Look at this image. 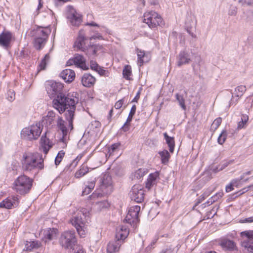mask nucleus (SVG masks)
Here are the masks:
<instances>
[{
    "mask_svg": "<svg viewBox=\"0 0 253 253\" xmlns=\"http://www.w3.org/2000/svg\"><path fill=\"white\" fill-rule=\"evenodd\" d=\"M46 90L50 98H55L53 100V107L62 113L66 110V118L68 121V125L71 129L73 128V120L76 109V104L79 99L76 96L70 94L66 96L62 92L63 88L62 84L54 81H48L46 84Z\"/></svg>",
    "mask_w": 253,
    "mask_h": 253,
    "instance_id": "f257e3e1",
    "label": "nucleus"
},
{
    "mask_svg": "<svg viewBox=\"0 0 253 253\" xmlns=\"http://www.w3.org/2000/svg\"><path fill=\"white\" fill-rule=\"evenodd\" d=\"M23 168L26 171H39L44 168L42 156L38 153H25L23 156Z\"/></svg>",
    "mask_w": 253,
    "mask_h": 253,
    "instance_id": "f03ea898",
    "label": "nucleus"
},
{
    "mask_svg": "<svg viewBox=\"0 0 253 253\" xmlns=\"http://www.w3.org/2000/svg\"><path fill=\"white\" fill-rule=\"evenodd\" d=\"M89 217L88 210L82 208L77 215L71 220L72 224L76 228L81 237H84L87 232V219Z\"/></svg>",
    "mask_w": 253,
    "mask_h": 253,
    "instance_id": "7ed1b4c3",
    "label": "nucleus"
},
{
    "mask_svg": "<svg viewBox=\"0 0 253 253\" xmlns=\"http://www.w3.org/2000/svg\"><path fill=\"white\" fill-rule=\"evenodd\" d=\"M129 234V230L126 226H120L117 229L116 240L110 242L107 248V253H117L120 247Z\"/></svg>",
    "mask_w": 253,
    "mask_h": 253,
    "instance_id": "20e7f679",
    "label": "nucleus"
},
{
    "mask_svg": "<svg viewBox=\"0 0 253 253\" xmlns=\"http://www.w3.org/2000/svg\"><path fill=\"white\" fill-rule=\"evenodd\" d=\"M51 33V29L48 27H38L33 31V36H34V46L38 50L42 48L45 44L49 35Z\"/></svg>",
    "mask_w": 253,
    "mask_h": 253,
    "instance_id": "39448f33",
    "label": "nucleus"
},
{
    "mask_svg": "<svg viewBox=\"0 0 253 253\" xmlns=\"http://www.w3.org/2000/svg\"><path fill=\"white\" fill-rule=\"evenodd\" d=\"M33 180L25 175L19 176L14 181L13 189L19 194L24 195L30 191Z\"/></svg>",
    "mask_w": 253,
    "mask_h": 253,
    "instance_id": "423d86ee",
    "label": "nucleus"
},
{
    "mask_svg": "<svg viewBox=\"0 0 253 253\" xmlns=\"http://www.w3.org/2000/svg\"><path fill=\"white\" fill-rule=\"evenodd\" d=\"M77 240L74 230H68L63 232L59 239V244L62 248L69 250L75 247Z\"/></svg>",
    "mask_w": 253,
    "mask_h": 253,
    "instance_id": "0eeeda50",
    "label": "nucleus"
},
{
    "mask_svg": "<svg viewBox=\"0 0 253 253\" xmlns=\"http://www.w3.org/2000/svg\"><path fill=\"white\" fill-rule=\"evenodd\" d=\"M42 129V127H41L40 124L37 123L36 125L23 128L21 131V136L26 139L36 140L41 134Z\"/></svg>",
    "mask_w": 253,
    "mask_h": 253,
    "instance_id": "6e6552de",
    "label": "nucleus"
},
{
    "mask_svg": "<svg viewBox=\"0 0 253 253\" xmlns=\"http://www.w3.org/2000/svg\"><path fill=\"white\" fill-rule=\"evenodd\" d=\"M143 21L151 29L156 28L163 24V19L161 15L154 11L145 12Z\"/></svg>",
    "mask_w": 253,
    "mask_h": 253,
    "instance_id": "1a4fd4ad",
    "label": "nucleus"
},
{
    "mask_svg": "<svg viewBox=\"0 0 253 253\" xmlns=\"http://www.w3.org/2000/svg\"><path fill=\"white\" fill-rule=\"evenodd\" d=\"M67 18L72 26L78 27L82 22V15L72 6H68Z\"/></svg>",
    "mask_w": 253,
    "mask_h": 253,
    "instance_id": "9d476101",
    "label": "nucleus"
},
{
    "mask_svg": "<svg viewBox=\"0 0 253 253\" xmlns=\"http://www.w3.org/2000/svg\"><path fill=\"white\" fill-rule=\"evenodd\" d=\"M243 241L241 245L249 252L253 253V230L241 232Z\"/></svg>",
    "mask_w": 253,
    "mask_h": 253,
    "instance_id": "9b49d317",
    "label": "nucleus"
},
{
    "mask_svg": "<svg viewBox=\"0 0 253 253\" xmlns=\"http://www.w3.org/2000/svg\"><path fill=\"white\" fill-rule=\"evenodd\" d=\"M140 211V207L134 206L130 207L125 220L130 224L134 225L139 221L138 214Z\"/></svg>",
    "mask_w": 253,
    "mask_h": 253,
    "instance_id": "f8f14e48",
    "label": "nucleus"
},
{
    "mask_svg": "<svg viewBox=\"0 0 253 253\" xmlns=\"http://www.w3.org/2000/svg\"><path fill=\"white\" fill-rule=\"evenodd\" d=\"M129 194L131 200L137 203H141L144 200V192L142 186L139 185H134L132 187Z\"/></svg>",
    "mask_w": 253,
    "mask_h": 253,
    "instance_id": "ddd939ff",
    "label": "nucleus"
},
{
    "mask_svg": "<svg viewBox=\"0 0 253 253\" xmlns=\"http://www.w3.org/2000/svg\"><path fill=\"white\" fill-rule=\"evenodd\" d=\"M102 183L100 185V189L103 194H110L113 191L112 178L108 174L104 175Z\"/></svg>",
    "mask_w": 253,
    "mask_h": 253,
    "instance_id": "4468645a",
    "label": "nucleus"
},
{
    "mask_svg": "<svg viewBox=\"0 0 253 253\" xmlns=\"http://www.w3.org/2000/svg\"><path fill=\"white\" fill-rule=\"evenodd\" d=\"M12 35L9 32H3L0 34V46L7 49L10 47Z\"/></svg>",
    "mask_w": 253,
    "mask_h": 253,
    "instance_id": "2eb2a0df",
    "label": "nucleus"
},
{
    "mask_svg": "<svg viewBox=\"0 0 253 253\" xmlns=\"http://www.w3.org/2000/svg\"><path fill=\"white\" fill-rule=\"evenodd\" d=\"M86 38L85 36L84 32L83 30H81L79 32V35L76 41L74 43V46L77 48L85 52L86 46L85 45V40Z\"/></svg>",
    "mask_w": 253,
    "mask_h": 253,
    "instance_id": "dca6fc26",
    "label": "nucleus"
},
{
    "mask_svg": "<svg viewBox=\"0 0 253 253\" xmlns=\"http://www.w3.org/2000/svg\"><path fill=\"white\" fill-rule=\"evenodd\" d=\"M18 205V199L17 197H8L0 203V207L10 209Z\"/></svg>",
    "mask_w": 253,
    "mask_h": 253,
    "instance_id": "f3484780",
    "label": "nucleus"
},
{
    "mask_svg": "<svg viewBox=\"0 0 253 253\" xmlns=\"http://www.w3.org/2000/svg\"><path fill=\"white\" fill-rule=\"evenodd\" d=\"M60 77L65 82L71 83L75 79V73L73 70L66 69L61 72Z\"/></svg>",
    "mask_w": 253,
    "mask_h": 253,
    "instance_id": "a211bd4d",
    "label": "nucleus"
},
{
    "mask_svg": "<svg viewBox=\"0 0 253 253\" xmlns=\"http://www.w3.org/2000/svg\"><path fill=\"white\" fill-rule=\"evenodd\" d=\"M95 78L90 74L85 73L82 78V83L85 87L92 86L95 84Z\"/></svg>",
    "mask_w": 253,
    "mask_h": 253,
    "instance_id": "6ab92c4d",
    "label": "nucleus"
},
{
    "mask_svg": "<svg viewBox=\"0 0 253 253\" xmlns=\"http://www.w3.org/2000/svg\"><path fill=\"white\" fill-rule=\"evenodd\" d=\"M219 244L226 250L233 251L237 250L235 243L232 240L227 239H222Z\"/></svg>",
    "mask_w": 253,
    "mask_h": 253,
    "instance_id": "aec40b11",
    "label": "nucleus"
},
{
    "mask_svg": "<svg viewBox=\"0 0 253 253\" xmlns=\"http://www.w3.org/2000/svg\"><path fill=\"white\" fill-rule=\"evenodd\" d=\"M74 59L75 60V65L84 70L88 69L85 64V59L84 57L80 54H76L74 55Z\"/></svg>",
    "mask_w": 253,
    "mask_h": 253,
    "instance_id": "412c9836",
    "label": "nucleus"
},
{
    "mask_svg": "<svg viewBox=\"0 0 253 253\" xmlns=\"http://www.w3.org/2000/svg\"><path fill=\"white\" fill-rule=\"evenodd\" d=\"M46 133L44 135H42L41 139V146L42 151L45 154H46L49 150L52 147V143L50 141L49 139L46 136Z\"/></svg>",
    "mask_w": 253,
    "mask_h": 253,
    "instance_id": "4be33fe9",
    "label": "nucleus"
},
{
    "mask_svg": "<svg viewBox=\"0 0 253 253\" xmlns=\"http://www.w3.org/2000/svg\"><path fill=\"white\" fill-rule=\"evenodd\" d=\"M159 176V174L158 172L150 174L146 182V188L150 189L154 185H156Z\"/></svg>",
    "mask_w": 253,
    "mask_h": 253,
    "instance_id": "5701e85b",
    "label": "nucleus"
},
{
    "mask_svg": "<svg viewBox=\"0 0 253 253\" xmlns=\"http://www.w3.org/2000/svg\"><path fill=\"white\" fill-rule=\"evenodd\" d=\"M189 55L185 51L181 52L177 57V65L179 67L189 63Z\"/></svg>",
    "mask_w": 253,
    "mask_h": 253,
    "instance_id": "b1692460",
    "label": "nucleus"
},
{
    "mask_svg": "<svg viewBox=\"0 0 253 253\" xmlns=\"http://www.w3.org/2000/svg\"><path fill=\"white\" fill-rule=\"evenodd\" d=\"M136 110V107L135 105H133L131 108L128 116L127 118L126 122L125 123L124 126L122 127V129L124 131H127L129 129V124L131 121L133 116L135 113Z\"/></svg>",
    "mask_w": 253,
    "mask_h": 253,
    "instance_id": "393cba45",
    "label": "nucleus"
},
{
    "mask_svg": "<svg viewBox=\"0 0 253 253\" xmlns=\"http://www.w3.org/2000/svg\"><path fill=\"white\" fill-rule=\"evenodd\" d=\"M58 230L56 228H49L44 231V238L48 241H51L57 238Z\"/></svg>",
    "mask_w": 253,
    "mask_h": 253,
    "instance_id": "a878e982",
    "label": "nucleus"
},
{
    "mask_svg": "<svg viewBox=\"0 0 253 253\" xmlns=\"http://www.w3.org/2000/svg\"><path fill=\"white\" fill-rule=\"evenodd\" d=\"M95 177L92 178L90 181L85 183V187L82 192L83 195H87L89 194L93 189L95 186L96 179Z\"/></svg>",
    "mask_w": 253,
    "mask_h": 253,
    "instance_id": "bb28decb",
    "label": "nucleus"
},
{
    "mask_svg": "<svg viewBox=\"0 0 253 253\" xmlns=\"http://www.w3.org/2000/svg\"><path fill=\"white\" fill-rule=\"evenodd\" d=\"M67 123H66L61 117H58L57 121V126L58 128L62 131L63 138H64L68 134L67 128Z\"/></svg>",
    "mask_w": 253,
    "mask_h": 253,
    "instance_id": "cd10ccee",
    "label": "nucleus"
},
{
    "mask_svg": "<svg viewBox=\"0 0 253 253\" xmlns=\"http://www.w3.org/2000/svg\"><path fill=\"white\" fill-rule=\"evenodd\" d=\"M138 62L141 66L144 63L147 62L150 59L148 54H146L144 51L137 49Z\"/></svg>",
    "mask_w": 253,
    "mask_h": 253,
    "instance_id": "c85d7f7f",
    "label": "nucleus"
},
{
    "mask_svg": "<svg viewBox=\"0 0 253 253\" xmlns=\"http://www.w3.org/2000/svg\"><path fill=\"white\" fill-rule=\"evenodd\" d=\"M88 168L87 166L84 164L81 166L80 169H79L75 174V177L77 178H81V177L84 176L86 173H87L89 171V169H93L96 168Z\"/></svg>",
    "mask_w": 253,
    "mask_h": 253,
    "instance_id": "c756f323",
    "label": "nucleus"
},
{
    "mask_svg": "<svg viewBox=\"0 0 253 253\" xmlns=\"http://www.w3.org/2000/svg\"><path fill=\"white\" fill-rule=\"evenodd\" d=\"M41 246V243L39 241H26L25 249L26 251H31L34 249H39Z\"/></svg>",
    "mask_w": 253,
    "mask_h": 253,
    "instance_id": "7c9ffc66",
    "label": "nucleus"
},
{
    "mask_svg": "<svg viewBox=\"0 0 253 253\" xmlns=\"http://www.w3.org/2000/svg\"><path fill=\"white\" fill-rule=\"evenodd\" d=\"M246 90V87L245 86H238L235 89V94H236L237 97L239 98L241 97L243 95L244 93L245 92ZM238 99L239 98L237 99L235 102L234 101V100H231L230 104L232 105L233 103H236L238 101Z\"/></svg>",
    "mask_w": 253,
    "mask_h": 253,
    "instance_id": "2f4dec72",
    "label": "nucleus"
},
{
    "mask_svg": "<svg viewBox=\"0 0 253 253\" xmlns=\"http://www.w3.org/2000/svg\"><path fill=\"white\" fill-rule=\"evenodd\" d=\"M109 207V204L107 200L98 201L95 202L93 205V208L97 211H100L104 209Z\"/></svg>",
    "mask_w": 253,
    "mask_h": 253,
    "instance_id": "473e14b6",
    "label": "nucleus"
},
{
    "mask_svg": "<svg viewBox=\"0 0 253 253\" xmlns=\"http://www.w3.org/2000/svg\"><path fill=\"white\" fill-rule=\"evenodd\" d=\"M55 117V113L52 111H50L45 116L43 117L42 122L44 124L50 125Z\"/></svg>",
    "mask_w": 253,
    "mask_h": 253,
    "instance_id": "72a5a7b5",
    "label": "nucleus"
},
{
    "mask_svg": "<svg viewBox=\"0 0 253 253\" xmlns=\"http://www.w3.org/2000/svg\"><path fill=\"white\" fill-rule=\"evenodd\" d=\"M164 135L169 147V151L172 153L175 146L174 138L169 136L166 132L164 134Z\"/></svg>",
    "mask_w": 253,
    "mask_h": 253,
    "instance_id": "f704fd0d",
    "label": "nucleus"
},
{
    "mask_svg": "<svg viewBox=\"0 0 253 253\" xmlns=\"http://www.w3.org/2000/svg\"><path fill=\"white\" fill-rule=\"evenodd\" d=\"M249 120V117L247 115L242 114L241 121H240L238 124L237 128L238 129H241L245 128Z\"/></svg>",
    "mask_w": 253,
    "mask_h": 253,
    "instance_id": "c9c22d12",
    "label": "nucleus"
},
{
    "mask_svg": "<svg viewBox=\"0 0 253 253\" xmlns=\"http://www.w3.org/2000/svg\"><path fill=\"white\" fill-rule=\"evenodd\" d=\"M159 154L161 156L162 163L164 164H167L169 162L170 158V155L169 152L166 150H164L159 152Z\"/></svg>",
    "mask_w": 253,
    "mask_h": 253,
    "instance_id": "e433bc0d",
    "label": "nucleus"
},
{
    "mask_svg": "<svg viewBox=\"0 0 253 253\" xmlns=\"http://www.w3.org/2000/svg\"><path fill=\"white\" fill-rule=\"evenodd\" d=\"M49 59L50 56L49 54H46L39 65L38 71L44 70L45 69L46 64L49 62Z\"/></svg>",
    "mask_w": 253,
    "mask_h": 253,
    "instance_id": "4c0bfd02",
    "label": "nucleus"
},
{
    "mask_svg": "<svg viewBox=\"0 0 253 253\" xmlns=\"http://www.w3.org/2000/svg\"><path fill=\"white\" fill-rule=\"evenodd\" d=\"M93 53L97 54L99 53H103L106 52V49L102 45L100 44H94L92 45V48H91Z\"/></svg>",
    "mask_w": 253,
    "mask_h": 253,
    "instance_id": "58836bf2",
    "label": "nucleus"
},
{
    "mask_svg": "<svg viewBox=\"0 0 253 253\" xmlns=\"http://www.w3.org/2000/svg\"><path fill=\"white\" fill-rule=\"evenodd\" d=\"M234 163V160H231L228 161H225L223 163H222L221 165H220L218 167L216 168V169H213V171L214 172H218L220 170H223L226 167H227L229 165L232 164Z\"/></svg>",
    "mask_w": 253,
    "mask_h": 253,
    "instance_id": "ea45409f",
    "label": "nucleus"
},
{
    "mask_svg": "<svg viewBox=\"0 0 253 253\" xmlns=\"http://www.w3.org/2000/svg\"><path fill=\"white\" fill-rule=\"evenodd\" d=\"M120 146V143H116L112 144L110 148L108 149V154L109 156L113 155V154L119 151V147Z\"/></svg>",
    "mask_w": 253,
    "mask_h": 253,
    "instance_id": "a19ab883",
    "label": "nucleus"
},
{
    "mask_svg": "<svg viewBox=\"0 0 253 253\" xmlns=\"http://www.w3.org/2000/svg\"><path fill=\"white\" fill-rule=\"evenodd\" d=\"M123 74L125 79L130 80V76L131 75V67L129 65L126 66L123 70Z\"/></svg>",
    "mask_w": 253,
    "mask_h": 253,
    "instance_id": "79ce46f5",
    "label": "nucleus"
},
{
    "mask_svg": "<svg viewBox=\"0 0 253 253\" xmlns=\"http://www.w3.org/2000/svg\"><path fill=\"white\" fill-rule=\"evenodd\" d=\"M223 194L222 192H219L216 193L215 195L211 197L206 203L205 204H207V205H210L212 204L213 203L217 201L218 199L222 197Z\"/></svg>",
    "mask_w": 253,
    "mask_h": 253,
    "instance_id": "37998d69",
    "label": "nucleus"
},
{
    "mask_svg": "<svg viewBox=\"0 0 253 253\" xmlns=\"http://www.w3.org/2000/svg\"><path fill=\"white\" fill-rule=\"evenodd\" d=\"M175 96L176 100L178 102L179 104L182 109L184 110H186V107L185 104V99L183 97V96L179 94H176Z\"/></svg>",
    "mask_w": 253,
    "mask_h": 253,
    "instance_id": "c03bdc74",
    "label": "nucleus"
},
{
    "mask_svg": "<svg viewBox=\"0 0 253 253\" xmlns=\"http://www.w3.org/2000/svg\"><path fill=\"white\" fill-rule=\"evenodd\" d=\"M81 158V157L78 156L76 159H75L68 166V169L70 171H72L73 169H74L77 166Z\"/></svg>",
    "mask_w": 253,
    "mask_h": 253,
    "instance_id": "a18cd8bd",
    "label": "nucleus"
},
{
    "mask_svg": "<svg viewBox=\"0 0 253 253\" xmlns=\"http://www.w3.org/2000/svg\"><path fill=\"white\" fill-rule=\"evenodd\" d=\"M64 155L65 152L63 150H61L58 152L57 156L55 159V164L56 166L58 165L60 163L64 156Z\"/></svg>",
    "mask_w": 253,
    "mask_h": 253,
    "instance_id": "49530a36",
    "label": "nucleus"
},
{
    "mask_svg": "<svg viewBox=\"0 0 253 253\" xmlns=\"http://www.w3.org/2000/svg\"><path fill=\"white\" fill-rule=\"evenodd\" d=\"M69 250L71 253H84L82 247L78 246L77 243H76L74 247Z\"/></svg>",
    "mask_w": 253,
    "mask_h": 253,
    "instance_id": "de8ad7c7",
    "label": "nucleus"
},
{
    "mask_svg": "<svg viewBox=\"0 0 253 253\" xmlns=\"http://www.w3.org/2000/svg\"><path fill=\"white\" fill-rule=\"evenodd\" d=\"M227 133L226 130H224L218 136L217 141L219 144H222L226 139Z\"/></svg>",
    "mask_w": 253,
    "mask_h": 253,
    "instance_id": "09e8293b",
    "label": "nucleus"
},
{
    "mask_svg": "<svg viewBox=\"0 0 253 253\" xmlns=\"http://www.w3.org/2000/svg\"><path fill=\"white\" fill-rule=\"evenodd\" d=\"M145 174V170L144 169H139L137 170L134 174V177L137 179H140Z\"/></svg>",
    "mask_w": 253,
    "mask_h": 253,
    "instance_id": "8fccbe9b",
    "label": "nucleus"
},
{
    "mask_svg": "<svg viewBox=\"0 0 253 253\" xmlns=\"http://www.w3.org/2000/svg\"><path fill=\"white\" fill-rule=\"evenodd\" d=\"M239 182L238 180L234 179L233 180L229 185H228L226 187V192H229L233 190V186L235 185L236 183Z\"/></svg>",
    "mask_w": 253,
    "mask_h": 253,
    "instance_id": "3c124183",
    "label": "nucleus"
},
{
    "mask_svg": "<svg viewBox=\"0 0 253 253\" xmlns=\"http://www.w3.org/2000/svg\"><path fill=\"white\" fill-rule=\"evenodd\" d=\"M7 100L10 102L13 101L15 99V92L13 90H9L7 93Z\"/></svg>",
    "mask_w": 253,
    "mask_h": 253,
    "instance_id": "603ef678",
    "label": "nucleus"
},
{
    "mask_svg": "<svg viewBox=\"0 0 253 253\" xmlns=\"http://www.w3.org/2000/svg\"><path fill=\"white\" fill-rule=\"evenodd\" d=\"M95 71H96L101 76H108V72L103 69L99 66L97 67Z\"/></svg>",
    "mask_w": 253,
    "mask_h": 253,
    "instance_id": "864d4df0",
    "label": "nucleus"
},
{
    "mask_svg": "<svg viewBox=\"0 0 253 253\" xmlns=\"http://www.w3.org/2000/svg\"><path fill=\"white\" fill-rule=\"evenodd\" d=\"M222 122V119L221 118H218L216 119L212 123V126L213 127H215V128H217L219 125L221 124Z\"/></svg>",
    "mask_w": 253,
    "mask_h": 253,
    "instance_id": "5fc2aeb1",
    "label": "nucleus"
},
{
    "mask_svg": "<svg viewBox=\"0 0 253 253\" xmlns=\"http://www.w3.org/2000/svg\"><path fill=\"white\" fill-rule=\"evenodd\" d=\"M237 12V8L236 6H231L229 10L228 14L230 15H235Z\"/></svg>",
    "mask_w": 253,
    "mask_h": 253,
    "instance_id": "6e6d98bb",
    "label": "nucleus"
},
{
    "mask_svg": "<svg viewBox=\"0 0 253 253\" xmlns=\"http://www.w3.org/2000/svg\"><path fill=\"white\" fill-rule=\"evenodd\" d=\"M124 99H122L118 101L115 104L114 107L116 109H120L122 106H123V104H124Z\"/></svg>",
    "mask_w": 253,
    "mask_h": 253,
    "instance_id": "4d7b16f0",
    "label": "nucleus"
},
{
    "mask_svg": "<svg viewBox=\"0 0 253 253\" xmlns=\"http://www.w3.org/2000/svg\"><path fill=\"white\" fill-rule=\"evenodd\" d=\"M251 188H253V185H250L247 188H244L241 191H240L237 192V193L235 194V195H236L235 197H237V196L242 194L243 193H244L246 191H247L249 189H250Z\"/></svg>",
    "mask_w": 253,
    "mask_h": 253,
    "instance_id": "13d9d810",
    "label": "nucleus"
},
{
    "mask_svg": "<svg viewBox=\"0 0 253 253\" xmlns=\"http://www.w3.org/2000/svg\"><path fill=\"white\" fill-rule=\"evenodd\" d=\"M91 48H92V45L89 46L88 47H86V50L85 52H84L86 55L88 56L93 55H96V53H93L91 50Z\"/></svg>",
    "mask_w": 253,
    "mask_h": 253,
    "instance_id": "bf43d9fd",
    "label": "nucleus"
},
{
    "mask_svg": "<svg viewBox=\"0 0 253 253\" xmlns=\"http://www.w3.org/2000/svg\"><path fill=\"white\" fill-rule=\"evenodd\" d=\"M96 39H98L99 40H104L103 37L100 34H97L96 35H94L90 38V40H94Z\"/></svg>",
    "mask_w": 253,
    "mask_h": 253,
    "instance_id": "052dcab7",
    "label": "nucleus"
},
{
    "mask_svg": "<svg viewBox=\"0 0 253 253\" xmlns=\"http://www.w3.org/2000/svg\"><path fill=\"white\" fill-rule=\"evenodd\" d=\"M98 66L99 65L95 62L91 61L90 67L91 69L95 71Z\"/></svg>",
    "mask_w": 253,
    "mask_h": 253,
    "instance_id": "680f3d73",
    "label": "nucleus"
},
{
    "mask_svg": "<svg viewBox=\"0 0 253 253\" xmlns=\"http://www.w3.org/2000/svg\"><path fill=\"white\" fill-rule=\"evenodd\" d=\"M73 64L75 65L74 57L72 59H69L66 63L67 66H71L73 65Z\"/></svg>",
    "mask_w": 253,
    "mask_h": 253,
    "instance_id": "e2e57ef3",
    "label": "nucleus"
},
{
    "mask_svg": "<svg viewBox=\"0 0 253 253\" xmlns=\"http://www.w3.org/2000/svg\"><path fill=\"white\" fill-rule=\"evenodd\" d=\"M140 91H138L136 96L132 100V102H137L138 100L139 99V98L140 97Z\"/></svg>",
    "mask_w": 253,
    "mask_h": 253,
    "instance_id": "0e129e2a",
    "label": "nucleus"
},
{
    "mask_svg": "<svg viewBox=\"0 0 253 253\" xmlns=\"http://www.w3.org/2000/svg\"><path fill=\"white\" fill-rule=\"evenodd\" d=\"M251 172H251V171H247V172H246L244 173H243V175H242V176L240 177V179H238V181H241V180H242V179L244 178V176H245V175H250V174H251Z\"/></svg>",
    "mask_w": 253,
    "mask_h": 253,
    "instance_id": "69168bd1",
    "label": "nucleus"
},
{
    "mask_svg": "<svg viewBox=\"0 0 253 253\" xmlns=\"http://www.w3.org/2000/svg\"><path fill=\"white\" fill-rule=\"evenodd\" d=\"M161 253H174L173 251L170 249L163 250Z\"/></svg>",
    "mask_w": 253,
    "mask_h": 253,
    "instance_id": "338daca9",
    "label": "nucleus"
},
{
    "mask_svg": "<svg viewBox=\"0 0 253 253\" xmlns=\"http://www.w3.org/2000/svg\"><path fill=\"white\" fill-rule=\"evenodd\" d=\"M209 195V192L207 193V192H205L202 195V198H201V200H203L205 199V198L207 197H208V196Z\"/></svg>",
    "mask_w": 253,
    "mask_h": 253,
    "instance_id": "774afa93",
    "label": "nucleus"
}]
</instances>
